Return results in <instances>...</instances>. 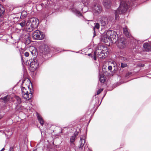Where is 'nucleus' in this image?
<instances>
[{
	"instance_id": "b1692460",
	"label": "nucleus",
	"mask_w": 151,
	"mask_h": 151,
	"mask_svg": "<svg viewBox=\"0 0 151 151\" xmlns=\"http://www.w3.org/2000/svg\"><path fill=\"white\" fill-rule=\"evenodd\" d=\"M103 76V75H102L101 76H100L99 78V80L101 83H104L105 81V79L104 76Z\"/></svg>"
},
{
	"instance_id": "f704fd0d",
	"label": "nucleus",
	"mask_w": 151,
	"mask_h": 151,
	"mask_svg": "<svg viewBox=\"0 0 151 151\" xmlns=\"http://www.w3.org/2000/svg\"><path fill=\"white\" fill-rule=\"evenodd\" d=\"M25 43L27 44H29L31 42L30 40H26L25 41Z\"/></svg>"
},
{
	"instance_id": "4c0bfd02",
	"label": "nucleus",
	"mask_w": 151,
	"mask_h": 151,
	"mask_svg": "<svg viewBox=\"0 0 151 151\" xmlns=\"http://www.w3.org/2000/svg\"><path fill=\"white\" fill-rule=\"evenodd\" d=\"M3 115L1 114V112L0 111V119H1L3 117Z\"/></svg>"
},
{
	"instance_id": "ddd939ff",
	"label": "nucleus",
	"mask_w": 151,
	"mask_h": 151,
	"mask_svg": "<svg viewBox=\"0 0 151 151\" xmlns=\"http://www.w3.org/2000/svg\"><path fill=\"white\" fill-rule=\"evenodd\" d=\"M95 26L93 28V37L95 36L96 35V29L98 30L99 29L100 24L99 23H95Z\"/></svg>"
},
{
	"instance_id": "c9c22d12",
	"label": "nucleus",
	"mask_w": 151,
	"mask_h": 151,
	"mask_svg": "<svg viewBox=\"0 0 151 151\" xmlns=\"http://www.w3.org/2000/svg\"><path fill=\"white\" fill-rule=\"evenodd\" d=\"M29 55V53L27 52H26L25 53H24V55L26 56V57H28Z\"/></svg>"
},
{
	"instance_id": "de8ad7c7",
	"label": "nucleus",
	"mask_w": 151,
	"mask_h": 151,
	"mask_svg": "<svg viewBox=\"0 0 151 151\" xmlns=\"http://www.w3.org/2000/svg\"><path fill=\"white\" fill-rule=\"evenodd\" d=\"M17 18V17H15V18H14V19H16V18Z\"/></svg>"
},
{
	"instance_id": "37998d69",
	"label": "nucleus",
	"mask_w": 151,
	"mask_h": 151,
	"mask_svg": "<svg viewBox=\"0 0 151 151\" xmlns=\"http://www.w3.org/2000/svg\"><path fill=\"white\" fill-rule=\"evenodd\" d=\"M44 5V4L43 3H42L40 4H39L37 6H41L42 7H43Z\"/></svg>"
},
{
	"instance_id": "a19ab883",
	"label": "nucleus",
	"mask_w": 151,
	"mask_h": 151,
	"mask_svg": "<svg viewBox=\"0 0 151 151\" xmlns=\"http://www.w3.org/2000/svg\"><path fill=\"white\" fill-rule=\"evenodd\" d=\"M108 69L110 70H112V66H111V65H110V66H109L108 67Z\"/></svg>"
},
{
	"instance_id": "a18cd8bd",
	"label": "nucleus",
	"mask_w": 151,
	"mask_h": 151,
	"mask_svg": "<svg viewBox=\"0 0 151 151\" xmlns=\"http://www.w3.org/2000/svg\"><path fill=\"white\" fill-rule=\"evenodd\" d=\"M5 150L4 147L0 151H4Z\"/></svg>"
},
{
	"instance_id": "09e8293b",
	"label": "nucleus",
	"mask_w": 151,
	"mask_h": 151,
	"mask_svg": "<svg viewBox=\"0 0 151 151\" xmlns=\"http://www.w3.org/2000/svg\"><path fill=\"white\" fill-rule=\"evenodd\" d=\"M21 58H22V59L23 60V59L22 58V56L21 57Z\"/></svg>"
},
{
	"instance_id": "6ab92c4d",
	"label": "nucleus",
	"mask_w": 151,
	"mask_h": 151,
	"mask_svg": "<svg viewBox=\"0 0 151 151\" xmlns=\"http://www.w3.org/2000/svg\"><path fill=\"white\" fill-rule=\"evenodd\" d=\"M0 99L3 100V101H2V102H4V103H6L9 101V99L8 96L7 95L3 97H1L0 98Z\"/></svg>"
},
{
	"instance_id": "c85d7f7f",
	"label": "nucleus",
	"mask_w": 151,
	"mask_h": 151,
	"mask_svg": "<svg viewBox=\"0 0 151 151\" xmlns=\"http://www.w3.org/2000/svg\"><path fill=\"white\" fill-rule=\"evenodd\" d=\"M127 65L126 63H121V67L122 68H124L127 67Z\"/></svg>"
},
{
	"instance_id": "6e6552de",
	"label": "nucleus",
	"mask_w": 151,
	"mask_h": 151,
	"mask_svg": "<svg viewBox=\"0 0 151 151\" xmlns=\"http://www.w3.org/2000/svg\"><path fill=\"white\" fill-rule=\"evenodd\" d=\"M103 4L106 8L109 9L111 7L112 2L111 0H104Z\"/></svg>"
},
{
	"instance_id": "bb28decb",
	"label": "nucleus",
	"mask_w": 151,
	"mask_h": 151,
	"mask_svg": "<svg viewBox=\"0 0 151 151\" xmlns=\"http://www.w3.org/2000/svg\"><path fill=\"white\" fill-rule=\"evenodd\" d=\"M76 138V137L73 136H71L70 139V143H73L74 144V142L75 141Z\"/></svg>"
},
{
	"instance_id": "72a5a7b5",
	"label": "nucleus",
	"mask_w": 151,
	"mask_h": 151,
	"mask_svg": "<svg viewBox=\"0 0 151 151\" xmlns=\"http://www.w3.org/2000/svg\"><path fill=\"white\" fill-rule=\"evenodd\" d=\"M25 38H26L25 39V41L26 40H30V37L29 35H27V36H25Z\"/></svg>"
},
{
	"instance_id": "79ce46f5",
	"label": "nucleus",
	"mask_w": 151,
	"mask_h": 151,
	"mask_svg": "<svg viewBox=\"0 0 151 151\" xmlns=\"http://www.w3.org/2000/svg\"><path fill=\"white\" fill-rule=\"evenodd\" d=\"M50 151H58V150L55 149H52L50 150Z\"/></svg>"
},
{
	"instance_id": "7ed1b4c3",
	"label": "nucleus",
	"mask_w": 151,
	"mask_h": 151,
	"mask_svg": "<svg viewBox=\"0 0 151 151\" xmlns=\"http://www.w3.org/2000/svg\"><path fill=\"white\" fill-rule=\"evenodd\" d=\"M106 34L108 37H110V39L113 42H116L119 39L116 32L114 30H108L106 32Z\"/></svg>"
},
{
	"instance_id": "473e14b6",
	"label": "nucleus",
	"mask_w": 151,
	"mask_h": 151,
	"mask_svg": "<svg viewBox=\"0 0 151 151\" xmlns=\"http://www.w3.org/2000/svg\"><path fill=\"white\" fill-rule=\"evenodd\" d=\"M14 146L10 147L9 151H14Z\"/></svg>"
},
{
	"instance_id": "8fccbe9b",
	"label": "nucleus",
	"mask_w": 151,
	"mask_h": 151,
	"mask_svg": "<svg viewBox=\"0 0 151 151\" xmlns=\"http://www.w3.org/2000/svg\"><path fill=\"white\" fill-rule=\"evenodd\" d=\"M84 151H86V150H85V149H84Z\"/></svg>"
},
{
	"instance_id": "412c9836",
	"label": "nucleus",
	"mask_w": 151,
	"mask_h": 151,
	"mask_svg": "<svg viewBox=\"0 0 151 151\" xmlns=\"http://www.w3.org/2000/svg\"><path fill=\"white\" fill-rule=\"evenodd\" d=\"M27 15V12L25 11H23L21 13L20 17L21 18H24L26 17Z\"/></svg>"
},
{
	"instance_id": "0eeeda50",
	"label": "nucleus",
	"mask_w": 151,
	"mask_h": 151,
	"mask_svg": "<svg viewBox=\"0 0 151 151\" xmlns=\"http://www.w3.org/2000/svg\"><path fill=\"white\" fill-rule=\"evenodd\" d=\"M102 10V7L99 4H95L93 7V13L96 15L101 13Z\"/></svg>"
},
{
	"instance_id": "1a4fd4ad",
	"label": "nucleus",
	"mask_w": 151,
	"mask_h": 151,
	"mask_svg": "<svg viewBox=\"0 0 151 151\" xmlns=\"http://www.w3.org/2000/svg\"><path fill=\"white\" fill-rule=\"evenodd\" d=\"M143 47L144 51L149 52L151 50V46L150 43H145L143 45Z\"/></svg>"
},
{
	"instance_id": "f8f14e48",
	"label": "nucleus",
	"mask_w": 151,
	"mask_h": 151,
	"mask_svg": "<svg viewBox=\"0 0 151 151\" xmlns=\"http://www.w3.org/2000/svg\"><path fill=\"white\" fill-rule=\"evenodd\" d=\"M25 28L27 31L29 32H31L35 29L34 27H32L31 24H28L27 22L26 23Z\"/></svg>"
},
{
	"instance_id": "aec40b11",
	"label": "nucleus",
	"mask_w": 151,
	"mask_h": 151,
	"mask_svg": "<svg viewBox=\"0 0 151 151\" xmlns=\"http://www.w3.org/2000/svg\"><path fill=\"white\" fill-rule=\"evenodd\" d=\"M15 99L17 101V105L15 107V109L16 110H17L18 109H17V106L18 104H20L21 103V99L18 96H15Z\"/></svg>"
},
{
	"instance_id": "2eb2a0df",
	"label": "nucleus",
	"mask_w": 151,
	"mask_h": 151,
	"mask_svg": "<svg viewBox=\"0 0 151 151\" xmlns=\"http://www.w3.org/2000/svg\"><path fill=\"white\" fill-rule=\"evenodd\" d=\"M97 55L98 57L100 58L104 59L107 56V52H99Z\"/></svg>"
},
{
	"instance_id": "603ef678",
	"label": "nucleus",
	"mask_w": 151,
	"mask_h": 151,
	"mask_svg": "<svg viewBox=\"0 0 151 151\" xmlns=\"http://www.w3.org/2000/svg\"><path fill=\"white\" fill-rule=\"evenodd\" d=\"M33 151H35V150H34Z\"/></svg>"
},
{
	"instance_id": "7c9ffc66",
	"label": "nucleus",
	"mask_w": 151,
	"mask_h": 151,
	"mask_svg": "<svg viewBox=\"0 0 151 151\" xmlns=\"http://www.w3.org/2000/svg\"><path fill=\"white\" fill-rule=\"evenodd\" d=\"M78 132L76 131L74 133L73 135V136L75 137H76L78 135Z\"/></svg>"
},
{
	"instance_id": "9b49d317",
	"label": "nucleus",
	"mask_w": 151,
	"mask_h": 151,
	"mask_svg": "<svg viewBox=\"0 0 151 151\" xmlns=\"http://www.w3.org/2000/svg\"><path fill=\"white\" fill-rule=\"evenodd\" d=\"M100 22L102 26H104L108 23L107 18L104 17H101V19H100Z\"/></svg>"
},
{
	"instance_id": "49530a36",
	"label": "nucleus",
	"mask_w": 151,
	"mask_h": 151,
	"mask_svg": "<svg viewBox=\"0 0 151 151\" xmlns=\"http://www.w3.org/2000/svg\"><path fill=\"white\" fill-rule=\"evenodd\" d=\"M121 60H125V58H124V57H122L121 58Z\"/></svg>"
},
{
	"instance_id": "a878e982",
	"label": "nucleus",
	"mask_w": 151,
	"mask_h": 151,
	"mask_svg": "<svg viewBox=\"0 0 151 151\" xmlns=\"http://www.w3.org/2000/svg\"><path fill=\"white\" fill-rule=\"evenodd\" d=\"M97 50L96 51H95L94 52H93V57L92 58V60H96L97 59V57H96V54L97 53Z\"/></svg>"
},
{
	"instance_id": "58836bf2",
	"label": "nucleus",
	"mask_w": 151,
	"mask_h": 151,
	"mask_svg": "<svg viewBox=\"0 0 151 151\" xmlns=\"http://www.w3.org/2000/svg\"><path fill=\"white\" fill-rule=\"evenodd\" d=\"M107 49L106 50H102L100 52H108V51L107 50Z\"/></svg>"
},
{
	"instance_id": "dca6fc26",
	"label": "nucleus",
	"mask_w": 151,
	"mask_h": 151,
	"mask_svg": "<svg viewBox=\"0 0 151 151\" xmlns=\"http://www.w3.org/2000/svg\"><path fill=\"white\" fill-rule=\"evenodd\" d=\"M37 116L39 122L41 125H43L44 124V121L40 115L37 112Z\"/></svg>"
},
{
	"instance_id": "f03ea898",
	"label": "nucleus",
	"mask_w": 151,
	"mask_h": 151,
	"mask_svg": "<svg viewBox=\"0 0 151 151\" xmlns=\"http://www.w3.org/2000/svg\"><path fill=\"white\" fill-rule=\"evenodd\" d=\"M29 85H28L26 87L22 86L21 88L22 94L24 98L27 99H31L33 97V93L29 87Z\"/></svg>"
},
{
	"instance_id": "e433bc0d",
	"label": "nucleus",
	"mask_w": 151,
	"mask_h": 151,
	"mask_svg": "<svg viewBox=\"0 0 151 151\" xmlns=\"http://www.w3.org/2000/svg\"><path fill=\"white\" fill-rule=\"evenodd\" d=\"M31 53L32 55L34 56L35 55V50H33L31 52Z\"/></svg>"
},
{
	"instance_id": "c03bdc74",
	"label": "nucleus",
	"mask_w": 151,
	"mask_h": 151,
	"mask_svg": "<svg viewBox=\"0 0 151 151\" xmlns=\"http://www.w3.org/2000/svg\"><path fill=\"white\" fill-rule=\"evenodd\" d=\"M139 65L140 67H142L144 66L145 65H144V64H141L140 65Z\"/></svg>"
},
{
	"instance_id": "4be33fe9",
	"label": "nucleus",
	"mask_w": 151,
	"mask_h": 151,
	"mask_svg": "<svg viewBox=\"0 0 151 151\" xmlns=\"http://www.w3.org/2000/svg\"><path fill=\"white\" fill-rule=\"evenodd\" d=\"M36 19L37 18L34 17L29 19L28 20L27 22L30 24H32L34 21H35V20H36Z\"/></svg>"
},
{
	"instance_id": "393cba45",
	"label": "nucleus",
	"mask_w": 151,
	"mask_h": 151,
	"mask_svg": "<svg viewBox=\"0 0 151 151\" xmlns=\"http://www.w3.org/2000/svg\"><path fill=\"white\" fill-rule=\"evenodd\" d=\"M19 24L22 27H25L26 24V21L25 20H23Z\"/></svg>"
},
{
	"instance_id": "4468645a",
	"label": "nucleus",
	"mask_w": 151,
	"mask_h": 151,
	"mask_svg": "<svg viewBox=\"0 0 151 151\" xmlns=\"http://www.w3.org/2000/svg\"><path fill=\"white\" fill-rule=\"evenodd\" d=\"M85 139L80 137V140L79 142L80 145L78 146V148L82 150L83 147L85 145Z\"/></svg>"
},
{
	"instance_id": "f3484780",
	"label": "nucleus",
	"mask_w": 151,
	"mask_h": 151,
	"mask_svg": "<svg viewBox=\"0 0 151 151\" xmlns=\"http://www.w3.org/2000/svg\"><path fill=\"white\" fill-rule=\"evenodd\" d=\"M103 42L106 43L108 42V40L110 39V37H108L107 35H106L102 36L101 37Z\"/></svg>"
},
{
	"instance_id": "2f4dec72",
	"label": "nucleus",
	"mask_w": 151,
	"mask_h": 151,
	"mask_svg": "<svg viewBox=\"0 0 151 151\" xmlns=\"http://www.w3.org/2000/svg\"><path fill=\"white\" fill-rule=\"evenodd\" d=\"M72 11L74 13H75H75L77 12V11H78V10H77L76 9H75V8H73L72 9Z\"/></svg>"
},
{
	"instance_id": "3c124183",
	"label": "nucleus",
	"mask_w": 151,
	"mask_h": 151,
	"mask_svg": "<svg viewBox=\"0 0 151 151\" xmlns=\"http://www.w3.org/2000/svg\"><path fill=\"white\" fill-rule=\"evenodd\" d=\"M85 147H86V146H85L84 147V148H85Z\"/></svg>"
},
{
	"instance_id": "39448f33",
	"label": "nucleus",
	"mask_w": 151,
	"mask_h": 151,
	"mask_svg": "<svg viewBox=\"0 0 151 151\" xmlns=\"http://www.w3.org/2000/svg\"><path fill=\"white\" fill-rule=\"evenodd\" d=\"M32 37L35 40H42L45 37L43 33L39 30H36L32 34Z\"/></svg>"
},
{
	"instance_id": "423d86ee",
	"label": "nucleus",
	"mask_w": 151,
	"mask_h": 151,
	"mask_svg": "<svg viewBox=\"0 0 151 151\" xmlns=\"http://www.w3.org/2000/svg\"><path fill=\"white\" fill-rule=\"evenodd\" d=\"M117 42V46L120 49H123L126 47L127 40L124 37H122L119 38Z\"/></svg>"
},
{
	"instance_id": "ea45409f",
	"label": "nucleus",
	"mask_w": 151,
	"mask_h": 151,
	"mask_svg": "<svg viewBox=\"0 0 151 151\" xmlns=\"http://www.w3.org/2000/svg\"><path fill=\"white\" fill-rule=\"evenodd\" d=\"M88 56L91 57V58H92L93 57V55L91 53H89L88 54Z\"/></svg>"
},
{
	"instance_id": "20e7f679",
	"label": "nucleus",
	"mask_w": 151,
	"mask_h": 151,
	"mask_svg": "<svg viewBox=\"0 0 151 151\" xmlns=\"http://www.w3.org/2000/svg\"><path fill=\"white\" fill-rule=\"evenodd\" d=\"M39 60L35 57H34L33 59H31L30 63V69L32 71L34 72L37 68L39 65Z\"/></svg>"
},
{
	"instance_id": "a211bd4d",
	"label": "nucleus",
	"mask_w": 151,
	"mask_h": 151,
	"mask_svg": "<svg viewBox=\"0 0 151 151\" xmlns=\"http://www.w3.org/2000/svg\"><path fill=\"white\" fill-rule=\"evenodd\" d=\"M39 24V20L37 19H36L32 24H31V25L35 29L36 28Z\"/></svg>"
},
{
	"instance_id": "cd10ccee",
	"label": "nucleus",
	"mask_w": 151,
	"mask_h": 151,
	"mask_svg": "<svg viewBox=\"0 0 151 151\" xmlns=\"http://www.w3.org/2000/svg\"><path fill=\"white\" fill-rule=\"evenodd\" d=\"M75 14L78 17L82 16V14L78 10L77 12L75 13Z\"/></svg>"
},
{
	"instance_id": "f257e3e1",
	"label": "nucleus",
	"mask_w": 151,
	"mask_h": 151,
	"mask_svg": "<svg viewBox=\"0 0 151 151\" xmlns=\"http://www.w3.org/2000/svg\"><path fill=\"white\" fill-rule=\"evenodd\" d=\"M135 1L132 0L129 2L128 0H121L119 6L117 10H115V20L119 19V14L124 13L130 6L134 5Z\"/></svg>"
},
{
	"instance_id": "5701e85b",
	"label": "nucleus",
	"mask_w": 151,
	"mask_h": 151,
	"mask_svg": "<svg viewBox=\"0 0 151 151\" xmlns=\"http://www.w3.org/2000/svg\"><path fill=\"white\" fill-rule=\"evenodd\" d=\"M124 33L125 35L127 37L129 36V32L126 28H124L123 29Z\"/></svg>"
},
{
	"instance_id": "c756f323",
	"label": "nucleus",
	"mask_w": 151,
	"mask_h": 151,
	"mask_svg": "<svg viewBox=\"0 0 151 151\" xmlns=\"http://www.w3.org/2000/svg\"><path fill=\"white\" fill-rule=\"evenodd\" d=\"M103 88H100L97 91V94L99 95L103 91Z\"/></svg>"
},
{
	"instance_id": "9d476101",
	"label": "nucleus",
	"mask_w": 151,
	"mask_h": 151,
	"mask_svg": "<svg viewBox=\"0 0 151 151\" xmlns=\"http://www.w3.org/2000/svg\"><path fill=\"white\" fill-rule=\"evenodd\" d=\"M5 8L0 4V19L2 20L3 19V16L5 14Z\"/></svg>"
}]
</instances>
